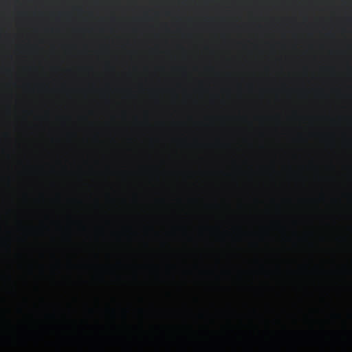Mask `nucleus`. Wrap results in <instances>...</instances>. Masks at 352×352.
Returning <instances> with one entry per match:
<instances>
[{
    "label": "nucleus",
    "mask_w": 352,
    "mask_h": 352,
    "mask_svg": "<svg viewBox=\"0 0 352 352\" xmlns=\"http://www.w3.org/2000/svg\"><path fill=\"white\" fill-rule=\"evenodd\" d=\"M106 68L108 69V70H111L113 69V67H111L109 64H107L106 65Z\"/></svg>",
    "instance_id": "1"
},
{
    "label": "nucleus",
    "mask_w": 352,
    "mask_h": 352,
    "mask_svg": "<svg viewBox=\"0 0 352 352\" xmlns=\"http://www.w3.org/2000/svg\"><path fill=\"white\" fill-rule=\"evenodd\" d=\"M324 69L330 70V71H333L334 68L333 67H325Z\"/></svg>",
    "instance_id": "2"
},
{
    "label": "nucleus",
    "mask_w": 352,
    "mask_h": 352,
    "mask_svg": "<svg viewBox=\"0 0 352 352\" xmlns=\"http://www.w3.org/2000/svg\"><path fill=\"white\" fill-rule=\"evenodd\" d=\"M3 69H4L6 72H9L10 71V69L9 68H2Z\"/></svg>",
    "instance_id": "3"
},
{
    "label": "nucleus",
    "mask_w": 352,
    "mask_h": 352,
    "mask_svg": "<svg viewBox=\"0 0 352 352\" xmlns=\"http://www.w3.org/2000/svg\"><path fill=\"white\" fill-rule=\"evenodd\" d=\"M207 69H208V70H212V69H213V67H207Z\"/></svg>",
    "instance_id": "4"
}]
</instances>
